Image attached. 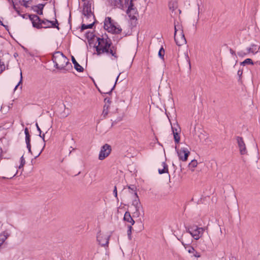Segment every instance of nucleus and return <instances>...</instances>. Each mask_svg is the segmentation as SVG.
I'll return each mask as SVG.
<instances>
[{
  "label": "nucleus",
  "instance_id": "27",
  "mask_svg": "<svg viewBox=\"0 0 260 260\" xmlns=\"http://www.w3.org/2000/svg\"><path fill=\"white\" fill-rule=\"evenodd\" d=\"M93 25V22H92V23H90L89 24H82V26H81V29L84 30V29H86L87 28H91L92 27Z\"/></svg>",
  "mask_w": 260,
  "mask_h": 260
},
{
  "label": "nucleus",
  "instance_id": "31",
  "mask_svg": "<svg viewBox=\"0 0 260 260\" xmlns=\"http://www.w3.org/2000/svg\"><path fill=\"white\" fill-rule=\"evenodd\" d=\"M119 75H120V74H119V75L117 77V78H116V82H115V83L114 85V86H113V87H112V88H111L109 91H105L104 92V93L109 94V93H111L112 91L113 90V89H114V87H115V84H116V82H117V80H118V78H119Z\"/></svg>",
  "mask_w": 260,
  "mask_h": 260
},
{
  "label": "nucleus",
  "instance_id": "26",
  "mask_svg": "<svg viewBox=\"0 0 260 260\" xmlns=\"http://www.w3.org/2000/svg\"><path fill=\"white\" fill-rule=\"evenodd\" d=\"M237 75L239 77L238 82L241 84L242 83V75H243V70H239L237 73Z\"/></svg>",
  "mask_w": 260,
  "mask_h": 260
},
{
  "label": "nucleus",
  "instance_id": "48",
  "mask_svg": "<svg viewBox=\"0 0 260 260\" xmlns=\"http://www.w3.org/2000/svg\"><path fill=\"white\" fill-rule=\"evenodd\" d=\"M0 25H3V26H5V25L3 24V23L2 21H1V20H0Z\"/></svg>",
  "mask_w": 260,
  "mask_h": 260
},
{
  "label": "nucleus",
  "instance_id": "19",
  "mask_svg": "<svg viewBox=\"0 0 260 260\" xmlns=\"http://www.w3.org/2000/svg\"><path fill=\"white\" fill-rule=\"evenodd\" d=\"M108 2L111 6L114 7L118 8H121L122 7L121 0H108Z\"/></svg>",
  "mask_w": 260,
  "mask_h": 260
},
{
  "label": "nucleus",
  "instance_id": "23",
  "mask_svg": "<svg viewBox=\"0 0 260 260\" xmlns=\"http://www.w3.org/2000/svg\"><path fill=\"white\" fill-rule=\"evenodd\" d=\"M9 234L7 232H4L2 234H0V247L4 243L5 240L9 237Z\"/></svg>",
  "mask_w": 260,
  "mask_h": 260
},
{
  "label": "nucleus",
  "instance_id": "30",
  "mask_svg": "<svg viewBox=\"0 0 260 260\" xmlns=\"http://www.w3.org/2000/svg\"><path fill=\"white\" fill-rule=\"evenodd\" d=\"M25 159L24 158L23 156H22L20 158V165L19 166V168L21 169V168H22L24 166V165H25Z\"/></svg>",
  "mask_w": 260,
  "mask_h": 260
},
{
  "label": "nucleus",
  "instance_id": "46",
  "mask_svg": "<svg viewBox=\"0 0 260 260\" xmlns=\"http://www.w3.org/2000/svg\"><path fill=\"white\" fill-rule=\"evenodd\" d=\"M107 101V102L108 103V104H109L110 100L108 99L107 98H106V99H105V101Z\"/></svg>",
  "mask_w": 260,
  "mask_h": 260
},
{
  "label": "nucleus",
  "instance_id": "20",
  "mask_svg": "<svg viewBox=\"0 0 260 260\" xmlns=\"http://www.w3.org/2000/svg\"><path fill=\"white\" fill-rule=\"evenodd\" d=\"M72 60L73 63L74 64V68L77 71L79 72H82L83 71V68L77 62V61L76 60L75 58L73 56L72 57Z\"/></svg>",
  "mask_w": 260,
  "mask_h": 260
},
{
  "label": "nucleus",
  "instance_id": "14",
  "mask_svg": "<svg viewBox=\"0 0 260 260\" xmlns=\"http://www.w3.org/2000/svg\"><path fill=\"white\" fill-rule=\"evenodd\" d=\"M24 133L25 135V142L26 144V147L28 152L31 153V145H30V136L29 134L28 129L26 127L24 129Z\"/></svg>",
  "mask_w": 260,
  "mask_h": 260
},
{
  "label": "nucleus",
  "instance_id": "5",
  "mask_svg": "<svg viewBox=\"0 0 260 260\" xmlns=\"http://www.w3.org/2000/svg\"><path fill=\"white\" fill-rule=\"evenodd\" d=\"M83 21H87L88 19L93 18V14L91 11V4L89 2H84L83 8Z\"/></svg>",
  "mask_w": 260,
  "mask_h": 260
},
{
  "label": "nucleus",
  "instance_id": "16",
  "mask_svg": "<svg viewBox=\"0 0 260 260\" xmlns=\"http://www.w3.org/2000/svg\"><path fill=\"white\" fill-rule=\"evenodd\" d=\"M40 25L42 26L41 28H50L51 27V25H53V24L52 21H49L47 19H41Z\"/></svg>",
  "mask_w": 260,
  "mask_h": 260
},
{
  "label": "nucleus",
  "instance_id": "4",
  "mask_svg": "<svg viewBox=\"0 0 260 260\" xmlns=\"http://www.w3.org/2000/svg\"><path fill=\"white\" fill-rule=\"evenodd\" d=\"M104 28L109 32L113 33L119 34L121 31V29L119 27H117L114 25L110 17L106 18L104 22Z\"/></svg>",
  "mask_w": 260,
  "mask_h": 260
},
{
  "label": "nucleus",
  "instance_id": "18",
  "mask_svg": "<svg viewBox=\"0 0 260 260\" xmlns=\"http://www.w3.org/2000/svg\"><path fill=\"white\" fill-rule=\"evenodd\" d=\"M237 142L240 149V151L241 154H243V151L244 150V141L242 137H237Z\"/></svg>",
  "mask_w": 260,
  "mask_h": 260
},
{
  "label": "nucleus",
  "instance_id": "10",
  "mask_svg": "<svg viewBox=\"0 0 260 260\" xmlns=\"http://www.w3.org/2000/svg\"><path fill=\"white\" fill-rule=\"evenodd\" d=\"M172 130L175 142L176 144H178L180 140V133L181 132V129L179 126L178 124H176V125H174V126H172Z\"/></svg>",
  "mask_w": 260,
  "mask_h": 260
},
{
  "label": "nucleus",
  "instance_id": "39",
  "mask_svg": "<svg viewBox=\"0 0 260 260\" xmlns=\"http://www.w3.org/2000/svg\"><path fill=\"white\" fill-rule=\"evenodd\" d=\"M36 127L37 128L38 131L39 132V133L41 134V130L40 128L39 127V126L38 125V124L37 123H36Z\"/></svg>",
  "mask_w": 260,
  "mask_h": 260
},
{
  "label": "nucleus",
  "instance_id": "43",
  "mask_svg": "<svg viewBox=\"0 0 260 260\" xmlns=\"http://www.w3.org/2000/svg\"><path fill=\"white\" fill-rule=\"evenodd\" d=\"M187 61H188V63H189V68H190V67H191V64H190V61H189V58H188V56H187Z\"/></svg>",
  "mask_w": 260,
  "mask_h": 260
},
{
  "label": "nucleus",
  "instance_id": "51",
  "mask_svg": "<svg viewBox=\"0 0 260 260\" xmlns=\"http://www.w3.org/2000/svg\"><path fill=\"white\" fill-rule=\"evenodd\" d=\"M67 115H68V114L65 115H63V117H67Z\"/></svg>",
  "mask_w": 260,
  "mask_h": 260
},
{
  "label": "nucleus",
  "instance_id": "6",
  "mask_svg": "<svg viewBox=\"0 0 260 260\" xmlns=\"http://www.w3.org/2000/svg\"><path fill=\"white\" fill-rule=\"evenodd\" d=\"M112 151L111 146L108 144H104L101 148L98 158L100 160H103L107 157Z\"/></svg>",
  "mask_w": 260,
  "mask_h": 260
},
{
  "label": "nucleus",
  "instance_id": "13",
  "mask_svg": "<svg viewBox=\"0 0 260 260\" xmlns=\"http://www.w3.org/2000/svg\"><path fill=\"white\" fill-rule=\"evenodd\" d=\"M180 35L179 36V38L177 36V35H174V39L176 43V44L178 46H181L185 44L186 42V39L185 38L184 35L183 34L182 30H181Z\"/></svg>",
  "mask_w": 260,
  "mask_h": 260
},
{
  "label": "nucleus",
  "instance_id": "47",
  "mask_svg": "<svg viewBox=\"0 0 260 260\" xmlns=\"http://www.w3.org/2000/svg\"><path fill=\"white\" fill-rule=\"evenodd\" d=\"M16 11L17 12V13H18V15H21L20 12L18 10H16Z\"/></svg>",
  "mask_w": 260,
  "mask_h": 260
},
{
  "label": "nucleus",
  "instance_id": "28",
  "mask_svg": "<svg viewBox=\"0 0 260 260\" xmlns=\"http://www.w3.org/2000/svg\"><path fill=\"white\" fill-rule=\"evenodd\" d=\"M164 55H165V50L164 49V48L162 47H161L159 50V52H158V56L159 57L161 58V59H163L164 58Z\"/></svg>",
  "mask_w": 260,
  "mask_h": 260
},
{
  "label": "nucleus",
  "instance_id": "21",
  "mask_svg": "<svg viewBox=\"0 0 260 260\" xmlns=\"http://www.w3.org/2000/svg\"><path fill=\"white\" fill-rule=\"evenodd\" d=\"M123 219L125 221L131 223V225H134L135 223V221L132 218L131 214L129 212H126L125 213Z\"/></svg>",
  "mask_w": 260,
  "mask_h": 260
},
{
  "label": "nucleus",
  "instance_id": "41",
  "mask_svg": "<svg viewBox=\"0 0 260 260\" xmlns=\"http://www.w3.org/2000/svg\"><path fill=\"white\" fill-rule=\"evenodd\" d=\"M21 17H22L23 18H27L28 17V15H27L26 14H24V15H20Z\"/></svg>",
  "mask_w": 260,
  "mask_h": 260
},
{
  "label": "nucleus",
  "instance_id": "15",
  "mask_svg": "<svg viewBox=\"0 0 260 260\" xmlns=\"http://www.w3.org/2000/svg\"><path fill=\"white\" fill-rule=\"evenodd\" d=\"M258 50L259 47L257 45H252L246 49V52H245V55L250 53L254 54L258 52Z\"/></svg>",
  "mask_w": 260,
  "mask_h": 260
},
{
  "label": "nucleus",
  "instance_id": "33",
  "mask_svg": "<svg viewBox=\"0 0 260 260\" xmlns=\"http://www.w3.org/2000/svg\"><path fill=\"white\" fill-rule=\"evenodd\" d=\"M52 22L53 25H51V27H56L58 29H59L58 26L56 25V24L58 25V22H57V20L56 19L55 20V21L54 22V21H52Z\"/></svg>",
  "mask_w": 260,
  "mask_h": 260
},
{
  "label": "nucleus",
  "instance_id": "32",
  "mask_svg": "<svg viewBox=\"0 0 260 260\" xmlns=\"http://www.w3.org/2000/svg\"><path fill=\"white\" fill-rule=\"evenodd\" d=\"M132 225L128 226V230H127V235L129 239H131V235H132Z\"/></svg>",
  "mask_w": 260,
  "mask_h": 260
},
{
  "label": "nucleus",
  "instance_id": "44",
  "mask_svg": "<svg viewBox=\"0 0 260 260\" xmlns=\"http://www.w3.org/2000/svg\"><path fill=\"white\" fill-rule=\"evenodd\" d=\"M45 147V145H44V147ZM43 148H42V150H41V151L40 152V153L38 154V155H37V156H36V157H38V156H39L41 154V153H42V151H43Z\"/></svg>",
  "mask_w": 260,
  "mask_h": 260
},
{
  "label": "nucleus",
  "instance_id": "24",
  "mask_svg": "<svg viewBox=\"0 0 260 260\" xmlns=\"http://www.w3.org/2000/svg\"><path fill=\"white\" fill-rule=\"evenodd\" d=\"M110 106V103H106L104 106L102 115L104 117L106 116L108 114V109Z\"/></svg>",
  "mask_w": 260,
  "mask_h": 260
},
{
  "label": "nucleus",
  "instance_id": "40",
  "mask_svg": "<svg viewBox=\"0 0 260 260\" xmlns=\"http://www.w3.org/2000/svg\"><path fill=\"white\" fill-rule=\"evenodd\" d=\"M39 136L43 139V141L45 142V134H43V135H41V134H40Z\"/></svg>",
  "mask_w": 260,
  "mask_h": 260
},
{
  "label": "nucleus",
  "instance_id": "45",
  "mask_svg": "<svg viewBox=\"0 0 260 260\" xmlns=\"http://www.w3.org/2000/svg\"><path fill=\"white\" fill-rule=\"evenodd\" d=\"M13 8L15 9V11L16 10H18V9L16 7L15 5L13 4Z\"/></svg>",
  "mask_w": 260,
  "mask_h": 260
},
{
  "label": "nucleus",
  "instance_id": "22",
  "mask_svg": "<svg viewBox=\"0 0 260 260\" xmlns=\"http://www.w3.org/2000/svg\"><path fill=\"white\" fill-rule=\"evenodd\" d=\"M161 165L162 167V169H158V170L159 174H162L166 173H168V166L166 164V163L165 162H162Z\"/></svg>",
  "mask_w": 260,
  "mask_h": 260
},
{
  "label": "nucleus",
  "instance_id": "11",
  "mask_svg": "<svg viewBox=\"0 0 260 260\" xmlns=\"http://www.w3.org/2000/svg\"><path fill=\"white\" fill-rule=\"evenodd\" d=\"M28 17L31 20L34 27L37 28H41L42 26L40 25V22H41V19L38 16L35 14H30L28 15Z\"/></svg>",
  "mask_w": 260,
  "mask_h": 260
},
{
  "label": "nucleus",
  "instance_id": "8",
  "mask_svg": "<svg viewBox=\"0 0 260 260\" xmlns=\"http://www.w3.org/2000/svg\"><path fill=\"white\" fill-rule=\"evenodd\" d=\"M175 149L177 151L178 156L180 160L185 161L187 160L188 156L190 154V152L186 147H182L180 150L177 149V147L175 146Z\"/></svg>",
  "mask_w": 260,
  "mask_h": 260
},
{
  "label": "nucleus",
  "instance_id": "50",
  "mask_svg": "<svg viewBox=\"0 0 260 260\" xmlns=\"http://www.w3.org/2000/svg\"><path fill=\"white\" fill-rule=\"evenodd\" d=\"M82 1H84L85 2H87V0H82Z\"/></svg>",
  "mask_w": 260,
  "mask_h": 260
},
{
  "label": "nucleus",
  "instance_id": "37",
  "mask_svg": "<svg viewBox=\"0 0 260 260\" xmlns=\"http://www.w3.org/2000/svg\"><path fill=\"white\" fill-rule=\"evenodd\" d=\"M22 1L24 2L23 5L26 8L28 7V6L27 5L28 2L26 1L25 0H22Z\"/></svg>",
  "mask_w": 260,
  "mask_h": 260
},
{
  "label": "nucleus",
  "instance_id": "36",
  "mask_svg": "<svg viewBox=\"0 0 260 260\" xmlns=\"http://www.w3.org/2000/svg\"><path fill=\"white\" fill-rule=\"evenodd\" d=\"M113 193L114 194V196L116 198H117V188H116V186L114 187V189L113 190Z\"/></svg>",
  "mask_w": 260,
  "mask_h": 260
},
{
  "label": "nucleus",
  "instance_id": "49",
  "mask_svg": "<svg viewBox=\"0 0 260 260\" xmlns=\"http://www.w3.org/2000/svg\"><path fill=\"white\" fill-rule=\"evenodd\" d=\"M240 64L242 66H244V61H242L240 62Z\"/></svg>",
  "mask_w": 260,
  "mask_h": 260
},
{
  "label": "nucleus",
  "instance_id": "1",
  "mask_svg": "<svg viewBox=\"0 0 260 260\" xmlns=\"http://www.w3.org/2000/svg\"><path fill=\"white\" fill-rule=\"evenodd\" d=\"M98 45L95 47L97 54L100 55L106 53L111 55L112 60L116 61L118 58L116 48L112 45L111 40L108 38H98Z\"/></svg>",
  "mask_w": 260,
  "mask_h": 260
},
{
  "label": "nucleus",
  "instance_id": "29",
  "mask_svg": "<svg viewBox=\"0 0 260 260\" xmlns=\"http://www.w3.org/2000/svg\"><path fill=\"white\" fill-rule=\"evenodd\" d=\"M44 5L43 4H40L39 5L36 6V7H41V10H36L37 13L39 15L43 14V9L44 8Z\"/></svg>",
  "mask_w": 260,
  "mask_h": 260
},
{
  "label": "nucleus",
  "instance_id": "9",
  "mask_svg": "<svg viewBox=\"0 0 260 260\" xmlns=\"http://www.w3.org/2000/svg\"><path fill=\"white\" fill-rule=\"evenodd\" d=\"M109 238L110 236L104 235L101 233H98L97 235V240L102 246H108Z\"/></svg>",
  "mask_w": 260,
  "mask_h": 260
},
{
  "label": "nucleus",
  "instance_id": "17",
  "mask_svg": "<svg viewBox=\"0 0 260 260\" xmlns=\"http://www.w3.org/2000/svg\"><path fill=\"white\" fill-rule=\"evenodd\" d=\"M182 245L184 246L185 249L188 251L189 253H194V252L195 251V249L194 248L191 246H190L189 244H185L182 241ZM193 255L195 257H199V255H197L196 254H193Z\"/></svg>",
  "mask_w": 260,
  "mask_h": 260
},
{
  "label": "nucleus",
  "instance_id": "2",
  "mask_svg": "<svg viewBox=\"0 0 260 260\" xmlns=\"http://www.w3.org/2000/svg\"><path fill=\"white\" fill-rule=\"evenodd\" d=\"M52 60L55 64L54 67L64 73L72 68V65L68 58L59 51L55 52L53 54Z\"/></svg>",
  "mask_w": 260,
  "mask_h": 260
},
{
  "label": "nucleus",
  "instance_id": "42",
  "mask_svg": "<svg viewBox=\"0 0 260 260\" xmlns=\"http://www.w3.org/2000/svg\"><path fill=\"white\" fill-rule=\"evenodd\" d=\"M174 27H175V34H174V35H177L176 33H177V31L178 29H177L176 25L175 24Z\"/></svg>",
  "mask_w": 260,
  "mask_h": 260
},
{
  "label": "nucleus",
  "instance_id": "34",
  "mask_svg": "<svg viewBox=\"0 0 260 260\" xmlns=\"http://www.w3.org/2000/svg\"><path fill=\"white\" fill-rule=\"evenodd\" d=\"M245 64H253V61L250 58H247L245 59Z\"/></svg>",
  "mask_w": 260,
  "mask_h": 260
},
{
  "label": "nucleus",
  "instance_id": "12",
  "mask_svg": "<svg viewBox=\"0 0 260 260\" xmlns=\"http://www.w3.org/2000/svg\"><path fill=\"white\" fill-rule=\"evenodd\" d=\"M137 11L136 9L134 8V5L132 3V1L131 0L129 5H128V9L126 11V13L129 17L131 19H135L136 17L135 15L136 14Z\"/></svg>",
  "mask_w": 260,
  "mask_h": 260
},
{
  "label": "nucleus",
  "instance_id": "52",
  "mask_svg": "<svg viewBox=\"0 0 260 260\" xmlns=\"http://www.w3.org/2000/svg\"><path fill=\"white\" fill-rule=\"evenodd\" d=\"M38 10H41V7H37Z\"/></svg>",
  "mask_w": 260,
  "mask_h": 260
},
{
  "label": "nucleus",
  "instance_id": "38",
  "mask_svg": "<svg viewBox=\"0 0 260 260\" xmlns=\"http://www.w3.org/2000/svg\"><path fill=\"white\" fill-rule=\"evenodd\" d=\"M128 188L132 190H135L136 187L134 185H131L128 186Z\"/></svg>",
  "mask_w": 260,
  "mask_h": 260
},
{
  "label": "nucleus",
  "instance_id": "3",
  "mask_svg": "<svg viewBox=\"0 0 260 260\" xmlns=\"http://www.w3.org/2000/svg\"><path fill=\"white\" fill-rule=\"evenodd\" d=\"M205 229V228H199L197 225H193L188 228L187 232L189 233L195 240H198L202 236Z\"/></svg>",
  "mask_w": 260,
  "mask_h": 260
},
{
  "label": "nucleus",
  "instance_id": "35",
  "mask_svg": "<svg viewBox=\"0 0 260 260\" xmlns=\"http://www.w3.org/2000/svg\"><path fill=\"white\" fill-rule=\"evenodd\" d=\"M20 80L19 81V82H18V83L17 84V85L15 87V88H14V90H15L18 87V86L22 82V73H20Z\"/></svg>",
  "mask_w": 260,
  "mask_h": 260
},
{
  "label": "nucleus",
  "instance_id": "7",
  "mask_svg": "<svg viewBox=\"0 0 260 260\" xmlns=\"http://www.w3.org/2000/svg\"><path fill=\"white\" fill-rule=\"evenodd\" d=\"M136 199L133 201L132 206L134 207V215L136 217H139L140 215V210L142 208V205L139 199L137 193L135 192Z\"/></svg>",
  "mask_w": 260,
  "mask_h": 260
},
{
  "label": "nucleus",
  "instance_id": "25",
  "mask_svg": "<svg viewBox=\"0 0 260 260\" xmlns=\"http://www.w3.org/2000/svg\"><path fill=\"white\" fill-rule=\"evenodd\" d=\"M198 165V162L196 160L193 159L191 161V162L189 164L188 167L190 169H192V170H193V169L197 167Z\"/></svg>",
  "mask_w": 260,
  "mask_h": 260
}]
</instances>
